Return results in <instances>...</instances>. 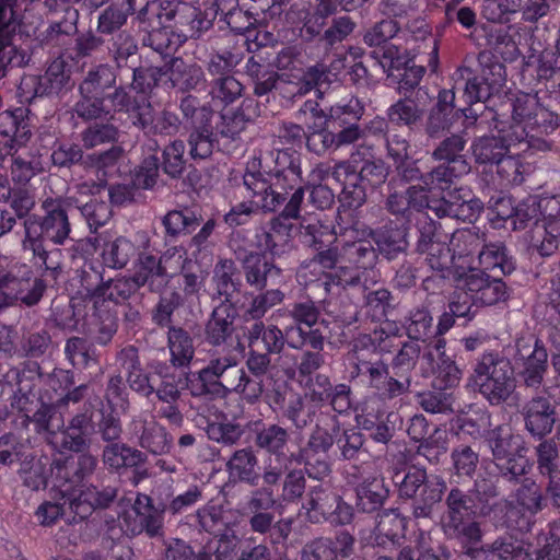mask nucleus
I'll return each mask as SVG.
<instances>
[{
    "label": "nucleus",
    "mask_w": 560,
    "mask_h": 560,
    "mask_svg": "<svg viewBox=\"0 0 560 560\" xmlns=\"http://www.w3.org/2000/svg\"><path fill=\"white\" fill-rule=\"evenodd\" d=\"M93 430V411L85 409L74 415L67 425L62 422L57 442L51 444L59 447L60 451L82 453L91 446L90 435Z\"/></svg>",
    "instance_id": "obj_18"
},
{
    "label": "nucleus",
    "mask_w": 560,
    "mask_h": 560,
    "mask_svg": "<svg viewBox=\"0 0 560 560\" xmlns=\"http://www.w3.org/2000/svg\"><path fill=\"white\" fill-rule=\"evenodd\" d=\"M535 456L538 472L545 477L560 475L559 447L553 439L541 440L535 446Z\"/></svg>",
    "instance_id": "obj_60"
},
{
    "label": "nucleus",
    "mask_w": 560,
    "mask_h": 560,
    "mask_svg": "<svg viewBox=\"0 0 560 560\" xmlns=\"http://www.w3.org/2000/svg\"><path fill=\"white\" fill-rule=\"evenodd\" d=\"M465 288L472 293L475 301L480 306H492L504 303L510 298V289L506 283L497 276H490L486 271H472L464 277Z\"/></svg>",
    "instance_id": "obj_20"
},
{
    "label": "nucleus",
    "mask_w": 560,
    "mask_h": 560,
    "mask_svg": "<svg viewBox=\"0 0 560 560\" xmlns=\"http://www.w3.org/2000/svg\"><path fill=\"white\" fill-rule=\"evenodd\" d=\"M245 337L248 348H256L261 342L265 352L271 354L281 353L285 345L291 349L302 350L296 341H291L288 326L284 329H280L275 324L265 325L262 320L254 322L246 328Z\"/></svg>",
    "instance_id": "obj_22"
},
{
    "label": "nucleus",
    "mask_w": 560,
    "mask_h": 560,
    "mask_svg": "<svg viewBox=\"0 0 560 560\" xmlns=\"http://www.w3.org/2000/svg\"><path fill=\"white\" fill-rule=\"evenodd\" d=\"M30 80L34 84L35 94L39 96L57 95L71 86L70 71L62 58L54 59L43 75L32 77Z\"/></svg>",
    "instance_id": "obj_30"
},
{
    "label": "nucleus",
    "mask_w": 560,
    "mask_h": 560,
    "mask_svg": "<svg viewBox=\"0 0 560 560\" xmlns=\"http://www.w3.org/2000/svg\"><path fill=\"white\" fill-rule=\"evenodd\" d=\"M481 551L495 560H528L529 551L523 540L511 535L499 536L481 547Z\"/></svg>",
    "instance_id": "obj_53"
},
{
    "label": "nucleus",
    "mask_w": 560,
    "mask_h": 560,
    "mask_svg": "<svg viewBox=\"0 0 560 560\" xmlns=\"http://www.w3.org/2000/svg\"><path fill=\"white\" fill-rule=\"evenodd\" d=\"M339 433V419L336 416L326 415L317 420L304 446L310 450L312 448L329 454L330 450L336 444V439Z\"/></svg>",
    "instance_id": "obj_46"
},
{
    "label": "nucleus",
    "mask_w": 560,
    "mask_h": 560,
    "mask_svg": "<svg viewBox=\"0 0 560 560\" xmlns=\"http://www.w3.org/2000/svg\"><path fill=\"white\" fill-rule=\"evenodd\" d=\"M73 198L48 197L42 201L43 215L33 214L22 222L21 247L43 276L56 281L62 273V250L58 246L71 240L68 209Z\"/></svg>",
    "instance_id": "obj_1"
},
{
    "label": "nucleus",
    "mask_w": 560,
    "mask_h": 560,
    "mask_svg": "<svg viewBox=\"0 0 560 560\" xmlns=\"http://www.w3.org/2000/svg\"><path fill=\"white\" fill-rule=\"evenodd\" d=\"M369 235L377 245V250L387 259H393L408 247L407 232L404 228L384 225L377 230H371Z\"/></svg>",
    "instance_id": "obj_45"
},
{
    "label": "nucleus",
    "mask_w": 560,
    "mask_h": 560,
    "mask_svg": "<svg viewBox=\"0 0 560 560\" xmlns=\"http://www.w3.org/2000/svg\"><path fill=\"white\" fill-rule=\"evenodd\" d=\"M141 431L138 434V444L152 455L168 454L173 446V436L164 425L155 420H141Z\"/></svg>",
    "instance_id": "obj_36"
},
{
    "label": "nucleus",
    "mask_w": 560,
    "mask_h": 560,
    "mask_svg": "<svg viewBox=\"0 0 560 560\" xmlns=\"http://www.w3.org/2000/svg\"><path fill=\"white\" fill-rule=\"evenodd\" d=\"M513 129L524 128L530 131L548 133L558 127V114L540 104L537 93L518 92L512 100Z\"/></svg>",
    "instance_id": "obj_10"
},
{
    "label": "nucleus",
    "mask_w": 560,
    "mask_h": 560,
    "mask_svg": "<svg viewBox=\"0 0 560 560\" xmlns=\"http://www.w3.org/2000/svg\"><path fill=\"white\" fill-rule=\"evenodd\" d=\"M230 479L255 487L258 485V457L252 446L238 448L233 452L225 463Z\"/></svg>",
    "instance_id": "obj_28"
},
{
    "label": "nucleus",
    "mask_w": 560,
    "mask_h": 560,
    "mask_svg": "<svg viewBox=\"0 0 560 560\" xmlns=\"http://www.w3.org/2000/svg\"><path fill=\"white\" fill-rule=\"evenodd\" d=\"M131 120L147 136H174L182 125L176 113L168 109L158 110L149 101H142L133 107Z\"/></svg>",
    "instance_id": "obj_16"
},
{
    "label": "nucleus",
    "mask_w": 560,
    "mask_h": 560,
    "mask_svg": "<svg viewBox=\"0 0 560 560\" xmlns=\"http://www.w3.org/2000/svg\"><path fill=\"white\" fill-rule=\"evenodd\" d=\"M447 486L443 477L431 475L417 493L412 503V515L416 518L429 517L433 506L442 500Z\"/></svg>",
    "instance_id": "obj_39"
},
{
    "label": "nucleus",
    "mask_w": 560,
    "mask_h": 560,
    "mask_svg": "<svg viewBox=\"0 0 560 560\" xmlns=\"http://www.w3.org/2000/svg\"><path fill=\"white\" fill-rule=\"evenodd\" d=\"M137 0H112L98 15L97 32L113 35L126 25L129 15L136 12Z\"/></svg>",
    "instance_id": "obj_37"
},
{
    "label": "nucleus",
    "mask_w": 560,
    "mask_h": 560,
    "mask_svg": "<svg viewBox=\"0 0 560 560\" xmlns=\"http://www.w3.org/2000/svg\"><path fill=\"white\" fill-rule=\"evenodd\" d=\"M139 236L140 246H137L126 236H118L113 241L104 243L101 253L104 266L116 270L124 269L137 256L140 247L145 250L150 245V238L145 232Z\"/></svg>",
    "instance_id": "obj_26"
},
{
    "label": "nucleus",
    "mask_w": 560,
    "mask_h": 560,
    "mask_svg": "<svg viewBox=\"0 0 560 560\" xmlns=\"http://www.w3.org/2000/svg\"><path fill=\"white\" fill-rule=\"evenodd\" d=\"M287 219L281 213L256 233V245L260 253L280 257L292 248V224L287 223Z\"/></svg>",
    "instance_id": "obj_23"
},
{
    "label": "nucleus",
    "mask_w": 560,
    "mask_h": 560,
    "mask_svg": "<svg viewBox=\"0 0 560 560\" xmlns=\"http://www.w3.org/2000/svg\"><path fill=\"white\" fill-rule=\"evenodd\" d=\"M424 110L410 95H404L386 110L388 121L398 127L412 129L423 118Z\"/></svg>",
    "instance_id": "obj_52"
},
{
    "label": "nucleus",
    "mask_w": 560,
    "mask_h": 560,
    "mask_svg": "<svg viewBox=\"0 0 560 560\" xmlns=\"http://www.w3.org/2000/svg\"><path fill=\"white\" fill-rule=\"evenodd\" d=\"M206 368L230 387L236 385V375L241 368H238L236 357L232 350L213 351L210 353Z\"/></svg>",
    "instance_id": "obj_62"
},
{
    "label": "nucleus",
    "mask_w": 560,
    "mask_h": 560,
    "mask_svg": "<svg viewBox=\"0 0 560 560\" xmlns=\"http://www.w3.org/2000/svg\"><path fill=\"white\" fill-rule=\"evenodd\" d=\"M243 184L249 192L256 209L262 210L264 212L276 211V203H273V192H271L272 187L268 173L247 171L243 175Z\"/></svg>",
    "instance_id": "obj_41"
},
{
    "label": "nucleus",
    "mask_w": 560,
    "mask_h": 560,
    "mask_svg": "<svg viewBox=\"0 0 560 560\" xmlns=\"http://www.w3.org/2000/svg\"><path fill=\"white\" fill-rule=\"evenodd\" d=\"M308 395L313 402L329 404L334 411L346 413L351 409L352 390L348 384L332 385L326 374L317 373L307 380Z\"/></svg>",
    "instance_id": "obj_19"
},
{
    "label": "nucleus",
    "mask_w": 560,
    "mask_h": 560,
    "mask_svg": "<svg viewBox=\"0 0 560 560\" xmlns=\"http://www.w3.org/2000/svg\"><path fill=\"white\" fill-rule=\"evenodd\" d=\"M338 494L323 486L313 487L307 493L303 509L313 523L326 521L332 514V506L337 502Z\"/></svg>",
    "instance_id": "obj_48"
},
{
    "label": "nucleus",
    "mask_w": 560,
    "mask_h": 560,
    "mask_svg": "<svg viewBox=\"0 0 560 560\" xmlns=\"http://www.w3.org/2000/svg\"><path fill=\"white\" fill-rule=\"evenodd\" d=\"M302 228L304 229V237L307 238L306 242L310 245L315 246V248L318 250L314 257V261H316L324 269H332L338 264H345L341 259L339 248L341 247L342 240L336 238V245L334 247L322 250V236L324 234L331 236L327 232V228L318 223L302 225Z\"/></svg>",
    "instance_id": "obj_35"
},
{
    "label": "nucleus",
    "mask_w": 560,
    "mask_h": 560,
    "mask_svg": "<svg viewBox=\"0 0 560 560\" xmlns=\"http://www.w3.org/2000/svg\"><path fill=\"white\" fill-rule=\"evenodd\" d=\"M458 166L441 162L434 166L431 171L424 173V188L429 190H446L448 189L456 179L468 174V168H462Z\"/></svg>",
    "instance_id": "obj_57"
},
{
    "label": "nucleus",
    "mask_w": 560,
    "mask_h": 560,
    "mask_svg": "<svg viewBox=\"0 0 560 560\" xmlns=\"http://www.w3.org/2000/svg\"><path fill=\"white\" fill-rule=\"evenodd\" d=\"M340 256L345 264L352 265L360 269H371L374 273L373 267L377 260V250L369 240H354L343 238L340 247Z\"/></svg>",
    "instance_id": "obj_42"
},
{
    "label": "nucleus",
    "mask_w": 560,
    "mask_h": 560,
    "mask_svg": "<svg viewBox=\"0 0 560 560\" xmlns=\"http://www.w3.org/2000/svg\"><path fill=\"white\" fill-rule=\"evenodd\" d=\"M46 172L43 155L37 152H22L14 150L10 159V179L15 186H27L37 175Z\"/></svg>",
    "instance_id": "obj_33"
},
{
    "label": "nucleus",
    "mask_w": 560,
    "mask_h": 560,
    "mask_svg": "<svg viewBox=\"0 0 560 560\" xmlns=\"http://www.w3.org/2000/svg\"><path fill=\"white\" fill-rule=\"evenodd\" d=\"M166 79L163 86L175 94L200 93L208 89L207 73L201 65L194 60L173 57L165 63Z\"/></svg>",
    "instance_id": "obj_12"
},
{
    "label": "nucleus",
    "mask_w": 560,
    "mask_h": 560,
    "mask_svg": "<svg viewBox=\"0 0 560 560\" xmlns=\"http://www.w3.org/2000/svg\"><path fill=\"white\" fill-rule=\"evenodd\" d=\"M167 347L172 366L177 369L189 366L195 357L194 339L189 331L180 326H170Z\"/></svg>",
    "instance_id": "obj_38"
},
{
    "label": "nucleus",
    "mask_w": 560,
    "mask_h": 560,
    "mask_svg": "<svg viewBox=\"0 0 560 560\" xmlns=\"http://www.w3.org/2000/svg\"><path fill=\"white\" fill-rule=\"evenodd\" d=\"M455 75L457 80L465 81L464 94L469 104L486 102L494 94L490 86L479 74H476L470 67L460 66Z\"/></svg>",
    "instance_id": "obj_63"
},
{
    "label": "nucleus",
    "mask_w": 560,
    "mask_h": 560,
    "mask_svg": "<svg viewBox=\"0 0 560 560\" xmlns=\"http://www.w3.org/2000/svg\"><path fill=\"white\" fill-rule=\"evenodd\" d=\"M288 429L278 423L262 424L255 431V446L270 455L280 457L284 455L289 442Z\"/></svg>",
    "instance_id": "obj_50"
},
{
    "label": "nucleus",
    "mask_w": 560,
    "mask_h": 560,
    "mask_svg": "<svg viewBox=\"0 0 560 560\" xmlns=\"http://www.w3.org/2000/svg\"><path fill=\"white\" fill-rule=\"evenodd\" d=\"M30 423H34L36 433H45L48 443L51 444L57 442L62 418L56 417V410L51 405L43 402L32 417L27 413L22 416V425L27 428Z\"/></svg>",
    "instance_id": "obj_51"
},
{
    "label": "nucleus",
    "mask_w": 560,
    "mask_h": 560,
    "mask_svg": "<svg viewBox=\"0 0 560 560\" xmlns=\"http://www.w3.org/2000/svg\"><path fill=\"white\" fill-rule=\"evenodd\" d=\"M514 145L513 132H509L505 137L483 136L477 138L472 144V155L478 164L493 166L501 160L510 148Z\"/></svg>",
    "instance_id": "obj_34"
},
{
    "label": "nucleus",
    "mask_w": 560,
    "mask_h": 560,
    "mask_svg": "<svg viewBox=\"0 0 560 560\" xmlns=\"http://www.w3.org/2000/svg\"><path fill=\"white\" fill-rule=\"evenodd\" d=\"M287 312L292 319L288 325L291 341H296L302 350L306 346L320 348V343L326 340L320 326L327 324V320L320 319V305L310 298H304L290 304Z\"/></svg>",
    "instance_id": "obj_5"
},
{
    "label": "nucleus",
    "mask_w": 560,
    "mask_h": 560,
    "mask_svg": "<svg viewBox=\"0 0 560 560\" xmlns=\"http://www.w3.org/2000/svg\"><path fill=\"white\" fill-rule=\"evenodd\" d=\"M116 72L109 65H98L88 71L79 84V92L104 96L106 90L115 86Z\"/></svg>",
    "instance_id": "obj_58"
},
{
    "label": "nucleus",
    "mask_w": 560,
    "mask_h": 560,
    "mask_svg": "<svg viewBox=\"0 0 560 560\" xmlns=\"http://www.w3.org/2000/svg\"><path fill=\"white\" fill-rule=\"evenodd\" d=\"M101 456L105 468L117 474L124 469H138L147 463V455L141 450L122 442L105 445Z\"/></svg>",
    "instance_id": "obj_27"
},
{
    "label": "nucleus",
    "mask_w": 560,
    "mask_h": 560,
    "mask_svg": "<svg viewBox=\"0 0 560 560\" xmlns=\"http://www.w3.org/2000/svg\"><path fill=\"white\" fill-rule=\"evenodd\" d=\"M353 139L350 130L343 132H334L328 127L318 128L310 127L308 133L305 136L306 147L310 152L316 155H323L329 150H337L341 147L349 145V141Z\"/></svg>",
    "instance_id": "obj_43"
},
{
    "label": "nucleus",
    "mask_w": 560,
    "mask_h": 560,
    "mask_svg": "<svg viewBox=\"0 0 560 560\" xmlns=\"http://www.w3.org/2000/svg\"><path fill=\"white\" fill-rule=\"evenodd\" d=\"M237 311L234 303H219L206 323V341L213 346H222L232 338L235 331Z\"/></svg>",
    "instance_id": "obj_24"
},
{
    "label": "nucleus",
    "mask_w": 560,
    "mask_h": 560,
    "mask_svg": "<svg viewBox=\"0 0 560 560\" xmlns=\"http://www.w3.org/2000/svg\"><path fill=\"white\" fill-rule=\"evenodd\" d=\"M360 151L351 153L350 160L340 161L332 167V177L342 184L339 200L343 207L358 209L366 201V191L363 182L357 176V156Z\"/></svg>",
    "instance_id": "obj_21"
},
{
    "label": "nucleus",
    "mask_w": 560,
    "mask_h": 560,
    "mask_svg": "<svg viewBox=\"0 0 560 560\" xmlns=\"http://www.w3.org/2000/svg\"><path fill=\"white\" fill-rule=\"evenodd\" d=\"M137 269L133 277L141 278V287L148 285L150 291H160L167 276L165 264L168 253H163L159 258L154 255L138 250Z\"/></svg>",
    "instance_id": "obj_32"
},
{
    "label": "nucleus",
    "mask_w": 560,
    "mask_h": 560,
    "mask_svg": "<svg viewBox=\"0 0 560 560\" xmlns=\"http://www.w3.org/2000/svg\"><path fill=\"white\" fill-rule=\"evenodd\" d=\"M215 284V295L221 299L220 303H233L234 293L240 292L242 282L238 278V271L232 259H221L213 275Z\"/></svg>",
    "instance_id": "obj_47"
},
{
    "label": "nucleus",
    "mask_w": 560,
    "mask_h": 560,
    "mask_svg": "<svg viewBox=\"0 0 560 560\" xmlns=\"http://www.w3.org/2000/svg\"><path fill=\"white\" fill-rule=\"evenodd\" d=\"M293 457L298 464L304 466L303 471L307 474L310 478L320 480L331 472L328 453L302 446Z\"/></svg>",
    "instance_id": "obj_56"
},
{
    "label": "nucleus",
    "mask_w": 560,
    "mask_h": 560,
    "mask_svg": "<svg viewBox=\"0 0 560 560\" xmlns=\"http://www.w3.org/2000/svg\"><path fill=\"white\" fill-rule=\"evenodd\" d=\"M339 458L347 462H361L363 465H374L380 455L370 452L365 435L358 428L341 429L336 439Z\"/></svg>",
    "instance_id": "obj_25"
},
{
    "label": "nucleus",
    "mask_w": 560,
    "mask_h": 560,
    "mask_svg": "<svg viewBox=\"0 0 560 560\" xmlns=\"http://www.w3.org/2000/svg\"><path fill=\"white\" fill-rule=\"evenodd\" d=\"M222 1L205 2L203 9L187 2H179L173 26L185 37L198 38L202 33L212 27L219 11H222Z\"/></svg>",
    "instance_id": "obj_14"
},
{
    "label": "nucleus",
    "mask_w": 560,
    "mask_h": 560,
    "mask_svg": "<svg viewBox=\"0 0 560 560\" xmlns=\"http://www.w3.org/2000/svg\"><path fill=\"white\" fill-rule=\"evenodd\" d=\"M164 512L165 508L154 506L149 495L139 493L131 511L125 513L121 527L132 536L143 532L150 537L162 536Z\"/></svg>",
    "instance_id": "obj_13"
},
{
    "label": "nucleus",
    "mask_w": 560,
    "mask_h": 560,
    "mask_svg": "<svg viewBox=\"0 0 560 560\" xmlns=\"http://www.w3.org/2000/svg\"><path fill=\"white\" fill-rule=\"evenodd\" d=\"M66 471L65 469L59 470L57 474V478H55L54 486L50 489V500L44 501L38 505L35 511V516L39 523V525L44 527H50L55 525L60 518L68 517V522L72 523V515L69 511V502L67 498H61L57 494L58 487L60 485L69 483L67 479H65Z\"/></svg>",
    "instance_id": "obj_29"
},
{
    "label": "nucleus",
    "mask_w": 560,
    "mask_h": 560,
    "mask_svg": "<svg viewBox=\"0 0 560 560\" xmlns=\"http://www.w3.org/2000/svg\"><path fill=\"white\" fill-rule=\"evenodd\" d=\"M480 67L479 75L494 93H498L506 81L505 66L489 50H482L477 57Z\"/></svg>",
    "instance_id": "obj_61"
},
{
    "label": "nucleus",
    "mask_w": 560,
    "mask_h": 560,
    "mask_svg": "<svg viewBox=\"0 0 560 560\" xmlns=\"http://www.w3.org/2000/svg\"><path fill=\"white\" fill-rule=\"evenodd\" d=\"M201 222V214L189 207L170 210L162 218L165 236L171 240H176L182 235L190 234L200 225Z\"/></svg>",
    "instance_id": "obj_44"
},
{
    "label": "nucleus",
    "mask_w": 560,
    "mask_h": 560,
    "mask_svg": "<svg viewBox=\"0 0 560 560\" xmlns=\"http://www.w3.org/2000/svg\"><path fill=\"white\" fill-rule=\"evenodd\" d=\"M364 110L363 103L354 96L347 102L330 106L328 110L319 107L315 101H306L300 108L303 114H311L314 118H324V124L339 129L338 132L350 130L353 139L349 141V145L364 138V130L359 125Z\"/></svg>",
    "instance_id": "obj_6"
},
{
    "label": "nucleus",
    "mask_w": 560,
    "mask_h": 560,
    "mask_svg": "<svg viewBox=\"0 0 560 560\" xmlns=\"http://www.w3.org/2000/svg\"><path fill=\"white\" fill-rule=\"evenodd\" d=\"M466 144L467 139L463 135L453 133L436 145L431 153V158L434 161L446 162L456 166L460 164L464 166L463 168L470 171V164L463 154Z\"/></svg>",
    "instance_id": "obj_54"
},
{
    "label": "nucleus",
    "mask_w": 560,
    "mask_h": 560,
    "mask_svg": "<svg viewBox=\"0 0 560 560\" xmlns=\"http://www.w3.org/2000/svg\"><path fill=\"white\" fill-rule=\"evenodd\" d=\"M445 506L441 525L448 538L470 545L481 541L482 532L476 517L485 515L486 511L475 500L474 494L454 487L446 494Z\"/></svg>",
    "instance_id": "obj_3"
},
{
    "label": "nucleus",
    "mask_w": 560,
    "mask_h": 560,
    "mask_svg": "<svg viewBox=\"0 0 560 560\" xmlns=\"http://www.w3.org/2000/svg\"><path fill=\"white\" fill-rule=\"evenodd\" d=\"M479 264L482 271H499L501 275H511L515 269V261L510 255L506 246L501 243H490L482 246L478 252Z\"/></svg>",
    "instance_id": "obj_49"
},
{
    "label": "nucleus",
    "mask_w": 560,
    "mask_h": 560,
    "mask_svg": "<svg viewBox=\"0 0 560 560\" xmlns=\"http://www.w3.org/2000/svg\"><path fill=\"white\" fill-rule=\"evenodd\" d=\"M179 110L183 117L194 125L187 143L189 155L194 161L209 159L218 145L217 133L210 122L213 112L200 105L199 98L192 93L182 94Z\"/></svg>",
    "instance_id": "obj_4"
},
{
    "label": "nucleus",
    "mask_w": 560,
    "mask_h": 560,
    "mask_svg": "<svg viewBox=\"0 0 560 560\" xmlns=\"http://www.w3.org/2000/svg\"><path fill=\"white\" fill-rule=\"evenodd\" d=\"M455 93L453 90L439 92L436 104L430 109L425 121V133L438 138L448 130L453 124Z\"/></svg>",
    "instance_id": "obj_31"
},
{
    "label": "nucleus",
    "mask_w": 560,
    "mask_h": 560,
    "mask_svg": "<svg viewBox=\"0 0 560 560\" xmlns=\"http://www.w3.org/2000/svg\"><path fill=\"white\" fill-rule=\"evenodd\" d=\"M471 380L491 406L505 404L516 389L510 359L494 350L486 351L477 359Z\"/></svg>",
    "instance_id": "obj_2"
},
{
    "label": "nucleus",
    "mask_w": 560,
    "mask_h": 560,
    "mask_svg": "<svg viewBox=\"0 0 560 560\" xmlns=\"http://www.w3.org/2000/svg\"><path fill=\"white\" fill-rule=\"evenodd\" d=\"M268 175L272 187L271 192H273L276 210L283 205L288 195L292 191L289 201L282 210V217L298 219L304 199L299 160L290 159L287 167L269 172Z\"/></svg>",
    "instance_id": "obj_9"
},
{
    "label": "nucleus",
    "mask_w": 560,
    "mask_h": 560,
    "mask_svg": "<svg viewBox=\"0 0 560 560\" xmlns=\"http://www.w3.org/2000/svg\"><path fill=\"white\" fill-rule=\"evenodd\" d=\"M315 410L306 406L305 397L298 393L289 394L281 416L296 430H304L314 420Z\"/></svg>",
    "instance_id": "obj_59"
},
{
    "label": "nucleus",
    "mask_w": 560,
    "mask_h": 560,
    "mask_svg": "<svg viewBox=\"0 0 560 560\" xmlns=\"http://www.w3.org/2000/svg\"><path fill=\"white\" fill-rule=\"evenodd\" d=\"M94 329L92 340L94 345L107 347L112 343L118 331V317L114 308H92Z\"/></svg>",
    "instance_id": "obj_55"
},
{
    "label": "nucleus",
    "mask_w": 560,
    "mask_h": 560,
    "mask_svg": "<svg viewBox=\"0 0 560 560\" xmlns=\"http://www.w3.org/2000/svg\"><path fill=\"white\" fill-rule=\"evenodd\" d=\"M355 506L363 513L378 511L388 497V489L381 477H369L355 488Z\"/></svg>",
    "instance_id": "obj_40"
},
{
    "label": "nucleus",
    "mask_w": 560,
    "mask_h": 560,
    "mask_svg": "<svg viewBox=\"0 0 560 560\" xmlns=\"http://www.w3.org/2000/svg\"><path fill=\"white\" fill-rule=\"evenodd\" d=\"M33 267L36 266L15 261L0 277V288L14 293V296L28 307L39 303L47 289L46 279H51L49 276H43L42 270L39 277H34Z\"/></svg>",
    "instance_id": "obj_8"
},
{
    "label": "nucleus",
    "mask_w": 560,
    "mask_h": 560,
    "mask_svg": "<svg viewBox=\"0 0 560 560\" xmlns=\"http://www.w3.org/2000/svg\"><path fill=\"white\" fill-rule=\"evenodd\" d=\"M61 498H67L69 511L72 515L71 522H82L86 520L94 510L108 508L117 497L115 487H105L98 490L94 486H75L72 483H62L56 490Z\"/></svg>",
    "instance_id": "obj_7"
},
{
    "label": "nucleus",
    "mask_w": 560,
    "mask_h": 560,
    "mask_svg": "<svg viewBox=\"0 0 560 560\" xmlns=\"http://www.w3.org/2000/svg\"><path fill=\"white\" fill-rule=\"evenodd\" d=\"M515 347L516 359L522 362L521 377L524 385L539 388L548 370V352L542 341L534 335L521 336Z\"/></svg>",
    "instance_id": "obj_11"
},
{
    "label": "nucleus",
    "mask_w": 560,
    "mask_h": 560,
    "mask_svg": "<svg viewBox=\"0 0 560 560\" xmlns=\"http://www.w3.org/2000/svg\"><path fill=\"white\" fill-rule=\"evenodd\" d=\"M521 415L525 430L532 438L540 441L552 432L557 421L556 406L546 392L539 393L525 401Z\"/></svg>",
    "instance_id": "obj_15"
},
{
    "label": "nucleus",
    "mask_w": 560,
    "mask_h": 560,
    "mask_svg": "<svg viewBox=\"0 0 560 560\" xmlns=\"http://www.w3.org/2000/svg\"><path fill=\"white\" fill-rule=\"evenodd\" d=\"M234 254L241 264V273L245 282L256 291H262L269 280L281 277V268L268 260L262 253L234 248Z\"/></svg>",
    "instance_id": "obj_17"
},
{
    "label": "nucleus",
    "mask_w": 560,
    "mask_h": 560,
    "mask_svg": "<svg viewBox=\"0 0 560 560\" xmlns=\"http://www.w3.org/2000/svg\"><path fill=\"white\" fill-rule=\"evenodd\" d=\"M406 520L397 510H385L378 514L375 525V541L377 545L385 544V539L395 542L404 534Z\"/></svg>",
    "instance_id": "obj_64"
}]
</instances>
